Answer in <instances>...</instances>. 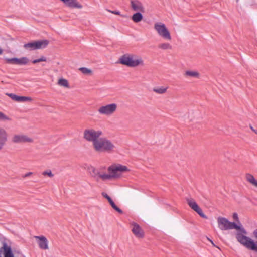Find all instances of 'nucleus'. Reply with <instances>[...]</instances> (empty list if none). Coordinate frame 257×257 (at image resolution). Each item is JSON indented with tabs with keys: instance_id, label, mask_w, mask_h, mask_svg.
<instances>
[{
	"instance_id": "c9c22d12",
	"label": "nucleus",
	"mask_w": 257,
	"mask_h": 257,
	"mask_svg": "<svg viewBox=\"0 0 257 257\" xmlns=\"http://www.w3.org/2000/svg\"><path fill=\"white\" fill-rule=\"evenodd\" d=\"M3 53V50L0 47V55L2 54Z\"/></svg>"
},
{
	"instance_id": "423d86ee",
	"label": "nucleus",
	"mask_w": 257,
	"mask_h": 257,
	"mask_svg": "<svg viewBox=\"0 0 257 257\" xmlns=\"http://www.w3.org/2000/svg\"><path fill=\"white\" fill-rule=\"evenodd\" d=\"M117 110V104L111 103L101 105L98 107L97 112L101 115L109 117L113 115Z\"/></svg>"
},
{
	"instance_id": "a211bd4d",
	"label": "nucleus",
	"mask_w": 257,
	"mask_h": 257,
	"mask_svg": "<svg viewBox=\"0 0 257 257\" xmlns=\"http://www.w3.org/2000/svg\"><path fill=\"white\" fill-rule=\"evenodd\" d=\"M102 195L103 197L106 198L109 203H110L111 207L116 211L118 212L121 213L122 212V210L119 208L114 203V202L113 201L112 199L111 198V197L106 193L103 192L102 193Z\"/></svg>"
},
{
	"instance_id": "0eeeda50",
	"label": "nucleus",
	"mask_w": 257,
	"mask_h": 257,
	"mask_svg": "<svg viewBox=\"0 0 257 257\" xmlns=\"http://www.w3.org/2000/svg\"><path fill=\"white\" fill-rule=\"evenodd\" d=\"M103 135L102 131L95 130L93 128L85 129L83 132V138L88 142L94 143L96 140Z\"/></svg>"
},
{
	"instance_id": "f704fd0d",
	"label": "nucleus",
	"mask_w": 257,
	"mask_h": 257,
	"mask_svg": "<svg viewBox=\"0 0 257 257\" xmlns=\"http://www.w3.org/2000/svg\"><path fill=\"white\" fill-rule=\"evenodd\" d=\"M33 172H28L27 173H26L25 174H24V177H30V176H31L32 175H33Z\"/></svg>"
},
{
	"instance_id": "ddd939ff",
	"label": "nucleus",
	"mask_w": 257,
	"mask_h": 257,
	"mask_svg": "<svg viewBox=\"0 0 257 257\" xmlns=\"http://www.w3.org/2000/svg\"><path fill=\"white\" fill-rule=\"evenodd\" d=\"M34 237L36 238L37 243L40 249L43 250L49 249L48 241L45 236H35Z\"/></svg>"
},
{
	"instance_id": "f3484780",
	"label": "nucleus",
	"mask_w": 257,
	"mask_h": 257,
	"mask_svg": "<svg viewBox=\"0 0 257 257\" xmlns=\"http://www.w3.org/2000/svg\"><path fill=\"white\" fill-rule=\"evenodd\" d=\"M1 251L3 252L4 257H14L11 247L6 242L3 243Z\"/></svg>"
},
{
	"instance_id": "5701e85b",
	"label": "nucleus",
	"mask_w": 257,
	"mask_h": 257,
	"mask_svg": "<svg viewBox=\"0 0 257 257\" xmlns=\"http://www.w3.org/2000/svg\"><path fill=\"white\" fill-rule=\"evenodd\" d=\"M246 178L248 182L257 188V180L252 175L247 174Z\"/></svg>"
},
{
	"instance_id": "c85d7f7f",
	"label": "nucleus",
	"mask_w": 257,
	"mask_h": 257,
	"mask_svg": "<svg viewBox=\"0 0 257 257\" xmlns=\"http://www.w3.org/2000/svg\"><path fill=\"white\" fill-rule=\"evenodd\" d=\"M79 70L84 74L86 75H91L92 74V71L91 69L85 68L82 67L79 69Z\"/></svg>"
},
{
	"instance_id": "c756f323",
	"label": "nucleus",
	"mask_w": 257,
	"mask_h": 257,
	"mask_svg": "<svg viewBox=\"0 0 257 257\" xmlns=\"http://www.w3.org/2000/svg\"><path fill=\"white\" fill-rule=\"evenodd\" d=\"M42 175L44 176H48V177L52 178L54 176V174L52 173L50 170H47L44 171L42 173Z\"/></svg>"
},
{
	"instance_id": "9b49d317",
	"label": "nucleus",
	"mask_w": 257,
	"mask_h": 257,
	"mask_svg": "<svg viewBox=\"0 0 257 257\" xmlns=\"http://www.w3.org/2000/svg\"><path fill=\"white\" fill-rule=\"evenodd\" d=\"M9 134L7 130L0 126V152L4 149L8 140Z\"/></svg>"
},
{
	"instance_id": "412c9836",
	"label": "nucleus",
	"mask_w": 257,
	"mask_h": 257,
	"mask_svg": "<svg viewBox=\"0 0 257 257\" xmlns=\"http://www.w3.org/2000/svg\"><path fill=\"white\" fill-rule=\"evenodd\" d=\"M185 75L188 77L198 78L200 77V73L195 70H187L185 72Z\"/></svg>"
},
{
	"instance_id": "6e6552de",
	"label": "nucleus",
	"mask_w": 257,
	"mask_h": 257,
	"mask_svg": "<svg viewBox=\"0 0 257 257\" xmlns=\"http://www.w3.org/2000/svg\"><path fill=\"white\" fill-rule=\"evenodd\" d=\"M12 142L15 144L32 143L34 142V139L23 134H15L12 137Z\"/></svg>"
},
{
	"instance_id": "72a5a7b5",
	"label": "nucleus",
	"mask_w": 257,
	"mask_h": 257,
	"mask_svg": "<svg viewBox=\"0 0 257 257\" xmlns=\"http://www.w3.org/2000/svg\"><path fill=\"white\" fill-rule=\"evenodd\" d=\"M253 235L254 236V237L257 239V229L254 230L253 232ZM254 242L255 243H257V241L256 242H255L254 241ZM255 251H256L257 252V250H254Z\"/></svg>"
},
{
	"instance_id": "7ed1b4c3",
	"label": "nucleus",
	"mask_w": 257,
	"mask_h": 257,
	"mask_svg": "<svg viewBox=\"0 0 257 257\" xmlns=\"http://www.w3.org/2000/svg\"><path fill=\"white\" fill-rule=\"evenodd\" d=\"M92 147L96 152L104 153L112 152L115 147L110 140L100 137L93 143Z\"/></svg>"
},
{
	"instance_id": "9d476101",
	"label": "nucleus",
	"mask_w": 257,
	"mask_h": 257,
	"mask_svg": "<svg viewBox=\"0 0 257 257\" xmlns=\"http://www.w3.org/2000/svg\"><path fill=\"white\" fill-rule=\"evenodd\" d=\"M4 60L7 63L16 65H26L29 61V59L26 57H23L20 58H4Z\"/></svg>"
},
{
	"instance_id": "bb28decb",
	"label": "nucleus",
	"mask_w": 257,
	"mask_h": 257,
	"mask_svg": "<svg viewBox=\"0 0 257 257\" xmlns=\"http://www.w3.org/2000/svg\"><path fill=\"white\" fill-rule=\"evenodd\" d=\"M87 171L89 172V173L93 176L96 177L97 176V168L96 169L94 167L89 165L87 167Z\"/></svg>"
},
{
	"instance_id": "e433bc0d",
	"label": "nucleus",
	"mask_w": 257,
	"mask_h": 257,
	"mask_svg": "<svg viewBox=\"0 0 257 257\" xmlns=\"http://www.w3.org/2000/svg\"><path fill=\"white\" fill-rule=\"evenodd\" d=\"M208 239L210 241V242H211V243L213 245H214V243H213V241H212L211 240H210L209 238H208Z\"/></svg>"
},
{
	"instance_id": "f03ea898",
	"label": "nucleus",
	"mask_w": 257,
	"mask_h": 257,
	"mask_svg": "<svg viewBox=\"0 0 257 257\" xmlns=\"http://www.w3.org/2000/svg\"><path fill=\"white\" fill-rule=\"evenodd\" d=\"M118 62L132 68L145 66L144 60L141 56L130 53H125L121 56L118 59Z\"/></svg>"
},
{
	"instance_id": "aec40b11",
	"label": "nucleus",
	"mask_w": 257,
	"mask_h": 257,
	"mask_svg": "<svg viewBox=\"0 0 257 257\" xmlns=\"http://www.w3.org/2000/svg\"><path fill=\"white\" fill-rule=\"evenodd\" d=\"M37 49L45 48L49 44V41L46 40L36 41Z\"/></svg>"
},
{
	"instance_id": "4be33fe9",
	"label": "nucleus",
	"mask_w": 257,
	"mask_h": 257,
	"mask_svg": "<svg viewBox=\"0 0 257 257\" xmlns=\"http://www.w3.org/2000/svg\"><path fill=\"white\" fill-rule=\"evenodd\" d=\"M141 12H137L134 14L132 16V20L135 23H138L141 21L143 16Z\"/></svg>"
},
{
	"instance_id": "a878e982",
	"label": "nucleus",
	"mask_w": 257,
	"mask_h": 257,
	"mask_svg": "<svg viewBox=\"0 0 257 257\" xmlns=\"http://www.w3.org/2000/svg\"><path fill=\"white\" fill-rule=\"evenodd\" d=\"M167 87L161 86L153 89V91L158 94H163L167 91Z\"/></svg>"
},
{
	"instance_id": "39448f33",
	"label": "nucleus",
	"mask_w": 257,
	"mask_h": 257,
	"mask_svg": "<svg viewBox=\"0 0 257 257\" xmlns=\"http://www.w3.org/2000/svg\"><path fill=\"white\" fill-rule=\"evenodd\" d=\"M153 29L156 34L162 39L171 41L172 39L171 32L168 26L161 21L155 22Z\"/></svg>"
},
{
	"instance_id": "473e14b6",
	"label": "nucleus",
	"mask_w": 257,
	"mask_h": 257,
	"mask_svg": "<svg viewBox=\"0 0 257 257\" xmlns=\"http://www.w3.org/2000/svg\"><path fill=\"white\" fill-rule=\"evenodd\" d=\"M108 12L112 13V14H115V15H121V13L119 11H111V10H108Z\"/></svg>"
},
{
	"instance_id": "6ab92c4d",
	"label": "nucleus",
	"mask_w": 257,
	"mask_h": 257,
	"mask_svg": "<svg viewBox=\"0 0 257 257\" xmlns=\"http://www.w3.org/2000/svg\"><path fill=\"white\" fill-rule=\"evenodd\" d=\"M158 48L162 50H171L172 49V45L169 42V41H166L160 43L158 45Z\"/></svg>"
},
{
	"instance_id": "20e7f679",
	"label": "nucleus",
	"mask_w": 257,
	"mask_h": 257,
	"mask_svg": "<svg viewBox=\"0 0 257 257\" xmlns=\"http://www.w3.org/2000/svg\"><path fill=\"white\" fill-rule=\"evenodd\" d=\"M109 172V180L122 178L123 175L131 171V169L126 165L120 163H113L107 169Z\"/></svg>"
},
{
	"instance_id": "dca6fc26",
	"label": "nucleus",
	"mask_w": 257,
	"mask_h": 257,
	"mask_svg": "<svg viewBox=\"0 0 257 257\" xmlns=\"http://www.w3.org/2000/svg\"><path fill=\"white\" fill-rule=\"evenodd\" d=\"M132 231L134 235L138 238L143 237L144 236V232L140 226L135 223H132Z\"/></svg>"
},
{
	"instance_id": "f257e3e1",
	"label": "nucleus",
	"mask_w": 257,
	"mask_h": 257,
	"mask_svg": "<svg viewBox=\"0 0 257 257\" xmlns=\"http://www.w3.org/2000/svg\"><path fill=\"white\" fill-rule=\"evenodd\" d=\"M218 228L221 230H228L235 229L236 230L235 237L237 241L245 248L251 250H257V243L247 236V232L240 222L235 223L229 221L223 217L217 218Z\"/></svg>"
},
{
	"instance_id": "cd10ccee",
	"label": "nucleus",
	"mask_w": 257,
	"mask_h": 257,
	"mask_svg": "<svg viewBox=\"0 0 257 257\" xmlns=\"http://www.w3.org/2000/svg\"><path fill=\"white\" fill-rule=\"evenodd\" d=\"M0 121H11V118L3 112L0 111Z\"/></svg>"
},
{
	"instance_id": "2eb2a0df",
	"label": "nucleus",
	"mask_w": 257,
	"mask_h": 257,
	"mask_svg": "<svg viewBox=\"0 0 257 257\" xmlns=\"http://www.w3.org/2000/svg\"><path fill=\"white\" fill-rule=\"evenodd\" d=\"M131 7L132 10L137 12H145V8L142 2L138 0H132L131 1Z\"/></svg>"
},
{
	"instance_id": "4c0bfd02",
	"label": "nucleus",
	"mask_w": 257,
	"mask_h": 257,
	"mask_svg": "<svg viewBox=\"0 0 257 257\" xmlns=\"http://www.w3.org/2000/svg\"><path fill=\"white\" fill-rule=\"evenodd\" d=\"M257 134V132H255Z\"/></svg>"
},
{
	"instance_id": "b1692460",
	"label": "nucleus",
	"mask_w": 257,
	"mask_h": 257,
	"mask_svg": "<svg viewBox=\"0 0 257 257\" xmlns=\"http://www.w3.org/2000/svg\"><path fill=\"white\" fill-rule=\"evenodd\" d=\"M58 84L62 87L69 88V84L67 80L66 79L61 78H60L58 81Z\"/></svg>"
},
{
	"instance_id": "1a4fd4ad",
	"label": "nucleus",
	"mask_w": 257,
	"mask_h": 257,
	"mask_svg": "<svg viewBox=\"0 0 257 257\" xmlns=\"http://www.w3.org/2000/svg\"><path fill=\"white\" fill-rule=\"evenodd\" d=\"M186 201L189 206L194 211L196 212L201 217L205 219L207 218L193 199L191 198H187L186 199Z\"/></svg>"
},
{
	"instance_id": "7c9ffc66",
	"label": "nucleus",
	"mask_w": 257,
	"mask_h": 257,
	"mask_svg": "<svg viewBox=\"0 0 257 257\" xmlns=\"http://www.w3.org/2000/svg\"><path fill=\"white\" fill-rule=\"evenodd\" d=\"M47 59L44 56H41L40 58L34 60L32 62L34 64H36L40 62L46 61Z\"/></svg>"
},
{
	"instance_id": "f8f14e48",
	"label": "nucleus",
	"mask_w": 257,
	"mask_h": 257,
	"mask_svg": "<svg viewBox=\"0 0 257 257\" xmlns=\"http://www.w3.org/2000/svg\"><path fill=\"white\" fill-rule=\"evenodd\" d=\"M107 168L105 166H100L97 168L96 177L103 181L109 180V172L106 173Z\"/></svg>"
},
{
	"instance_id": "4468645a",
	"label": "nucleus",
	"mask_w": 257,
	"mask_h": 257,
	"mask_svg": "<svg viewBox=\"0 0 257 257\" xmlns=\"http://www.w3.org/2000/svg\"><path fill=\"white\" fill-rule=\"evenodd\" d=\"M6 95L14 101L18 102H31L33 100L30 97L18 96L14 93H7Z\"/></svg>"
},
{
	"instance_id": "393cba45",
	"label": "nucleus",
	"mask_w": 257,
	"mask_h": 257,
	"mask_svg": "<svg viewBox=\"0 0 257 257\" xmlns=\"http://www.w3.org/2000/svg\"><path fill=\"white\" fill-rule=\"evenodd\" d=\"M25 49L28 50H34L37 49L36 41L31 42L24 45Z\"/></svg>"
},
{
	"instance_id": "2f4dec72",
	"label": "nucleus",
	"mask_w": 257,
	"mask_h": 257,
	"mask_svg": "<svg viewBox=\"0 0 257 257\" xmlns=\"http://www.w3.org/2000/svg\"><path fill=\"white\" fill-rule=\"evenodd\" d=\"M232 218L234 220H235L236 222H237V223L238 222H240L239 221V218L238 216V214L236 213H234L232 215Z\"/></svg>"
}]
</instances>
